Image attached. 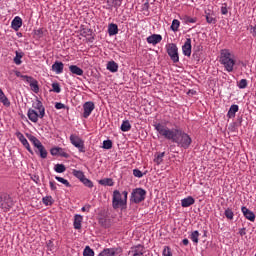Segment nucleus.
<instances>
[{"instance_id": "41", "label": "nucleus", "mask_w": 256, "mask_h": 256, "mask_svg": "<svg viewBox=\"0 0 256 256\" xmlns=\"http://www.w3.org/2000/svg\"><path fill=\"white\" fill-rule=\"evenodd\" d=\"M163 256H173V252L171 251V247L169 246H164L163 251H162Z\"/></svg>"}, {"instance_id": "38", "label": "nucleus", "mask_w": 256, "mask_h": 256, "mask_svg": "<svg viewBox=\"0 0 256 256\" xmlns=\"http://www.w3.org/2000/svg\"><path fill=\"white\" fill-rule=\"evenodd\" d=\"M83 256H95V252L93 249H91V247L86 246L83 251Z\"/></svg>"}, {"instance_id": "60", "label": "nucleus", "mask_w": 256, "mask_h": 256, "mask_svg": "<svg viewBox=\"0 0 256 256\" xmlns=\"http://www.w3.org/2000/svg\"><path fill=\"white\" fill-rule=\"evenodd\" d=\"M31 179L34 181V183H39V176L34 175Z\"/></svg>"}, {"instance_id": "12", "label": "nucleus", "mask_w": 256, "mask_h": 256, "mask_svg": "<svg viewBox=\"0 0 256 256\" xmlns=\"http://www.w3.org/2000/svg\"><path fill=\"white\" fill-rule=\"evenodd\" d=\"M13 205H15V203L13 202V199H11V197H5L4 200L1 202V209L7 213L8 211H11Z\"/></svg>"}, {"instance_id": "50", "label": "nucleus", "mask_w": 256, "mask_h": 256, "mask_svg": "<svg viewBox=\"0 0 256 256\" xmlns=\"http://www.w3.org/2000/svg\"><path fill=\"white\" fill-rule=\"evenodd\" d=\"M221 13L222 15H227L229 13V10L227 9V4H223L221 7Z\"/></svg>"}, {"instance_id": "43", "label": "nucleus", "mask_w": 256, "mask_h": 256, "mask_svg": "<svg viewBox=\"0 0 256 256\" xmlns=\"http://www.w3.org/2000/svg\"><path fill=\"white\" fill-rule=\"evenodd\" d=\"M52 91L54 93H61V86L59 85V83L57 82L52 83Z\"/></svg>"}, {"instance_id": "45", "label": "nucleus", "mask_w": 256, "mask_h": 256, "mask_svg": "<svg viewBox=\"0 0 256 256\" xmlns=\"http://www.w3.org/2000/svg\"><path fill=\"white\" fill-rule=\"evenodd\" d=\"M133 175H134V177H138V179H141V177H143V172H141V170H139V169H134Z\"/></svg>"}, {"instance_id": "37", "label": "nucleus", "mask_w": 256, "mask_h": 256, "mask_svg": "<svg viewBox=\"0 0 256 256\" xmlns=\"http://www.w3.org/2000/svg\"><path fill=\"white\" fill-rule=\"evenodd\" d=\"M47 251H50L51 253H55V244L53 243V240H48L46 242Z\"/></svg>"}, {"instance_id": "1", "label": "nucleus", "mask_w": 256, "mask_h": 256, "mask_svg": "<svg viewBox=\"0 0 256 256\" xmlns=\"http://www.w3.org/2000/svg\"><path fill=\"white\" fill-rule=\"evenodd\" d=\"M154 129L160 137L176 143V145L182 149H189L191 143H193L191 136L179 128L170 129L161 123H156L154 124Z\"/></svg>"}, {"instance_id": "42", "label": "nucleus", "mask_w": 256, "mask_h": 256, "mask_svg": "<svg viewBox=\"0 0 256 256\" xmlns=\"http://www.w3.org/2000/svg\"><path fill=\"white\" fill-rule=\"evenodd\" d=\"M85 187H88L89 189H93V182L86 177L81 181Z\"/></svg>"}, {"instance_id": "19", "label": "nucleus", "mask_w": 256, "mask_h": 256, "mask_svg": "<svg viewBox=\"0 0 256 256\" xmlns=\"http://www.w3.org/2000/svg\"><path fill=\"white\" fill-rule=\"evenodd\" d=\"M191 205H195V198H193L192 196H188L181 200L182 207H191Z\"/></svg>"}, {"instance_id": "6", "label": "nucleus", "mask_w": 256, "mask_h": 256, "mask_svg": "<svg viewBox=\"0 0 256 256\" xmlns=\"http://www.w3.org/2000/svg\"><path fill=\"white\" fill-rule=\"evenodd\" d=\"M145 197H147V191L143 188H135L131 193L132 203H142L145 201Z\"/></svg>"}, {"instance_id": "16", "label": "nucleus", "mask_w": 256, "mask_h": 256, "mask_svg": "<svg viewBox=\"0 0 256 256\" xmlns=\"http://www.w3.org/2000/svg\"><path fill=\"white\" fill-rule=\"evenodd\" d=\"M65 68V65L63 62L55 61L52 65V71L56 73V75H61L63 73V69Z\"/></svg>"}, {"instance_id": "62", "label": "nucleus", "mask_w": 256, "mask_h": 256, "mask_svg": "<svg viewBox=\"0 0 256 256\" xmlns=\"http://www.w3.org/2000/svg\"><path fill=\"white\" fill-rule=\"evenodd\" d=\"M196 19L195 18H190V19H188V23H196Z\"/></svg>"}, {"instance_id": "29", "label": "nucleus", "mask_w": 256, "mask_h": 256, "mask_svg": "<svg viewBox=\"0 0 256 256\" xmlns=\"http://www.w3.org/2000/svg\"><path fill=\"white\" fill-rule=\"evenodd\" d=\"M181 26V22L179 21V20H177V19H174L173 21H172V24H171V26H170V29L172 30V31H174V33H177V31H179V27Z\"/></svg>"}, {"instance_id": "31", "label": "nucleus", "mask_w": 256, "mask_h": 256, "mask_svg": "<svg viewBox=\"0 0 256 256\" xmlns=\"http://www.w3.org/2000/svg\"><path fill=\"white\" fill-rule=\"evenodd\" d=\"M15 55L16 56L13 59L15 65H21V63H23V61H21V59H23V53L16 51Z\"/></svg>"}, {"instance_id": "25", "label": "nucleus", "mask_w": 256, "mask_h": 256, "mask_svg": "<svg viewBox=\"0 0 256 256\" xmlns=\"http://www.w3.org/2000/svg\"><path fill=\"white\" fill-rule=\"evenodd\" d=\"M81 223H83V216L76 214L74 216V229H81Z\"/></svg>"}, {"instance_id": "55", "label": "nucleus", "mask_w": 256, "mask_h": 256, "mask_svg": "<svg viewBox=\"0 0 256 256\" xmlns=\"http://www.w3.org/2000/svg\"><path fill=\"white\" fill-rule=\"evenodd\" d=\"M49 185H50L51 191L57 190V185L55 184V182L50 181V182H49Z\"/></svg>"}, {"instance_id": "11", "label": "nucleus", "mask_w": 256, "mask_h": 256, "mask_svg": "<svg viewBox=\"0 0 256 256\" xmlns=\"http://www.w3.org/2000/svg\"><path fill=\"white\" fill-rule=\"evenodd\" d=\"M83 109V117L84 119H88L91 113H93V111L95 110V103H93L92 101H88L84 103Z\"/></svg>"}, {"instance_id": "21", "label": "nucleus", "mask_w": 256, "mask_h": 256, "mask_svg": "<svg viewBox=\"0 0 256 256\" xmlns=\"http://www.w3.org/2000/svg\"><path fill=\"white\" fill-rule=\"evenodd\" d=\"M237 111H239V105L233 104V105L229 108V110H228V113H227L228 119H233V118H235V114L237 113Z\"/></svg>"}, {"instance_id": "5", "label": "nucleus", "mask_w": 256, "mask_h": 256, "mask_svg": "<svg viewBox=\"0 0 256 256\" xmlns=\"http://www.w3.org/2000/svg\"><path fill=\"white\" fill-rule=\"evenodd\" d=\"M112 207L113 209H125L127 207V202L123 199V196L119 190L113 191Z\"/></svg>"}, {"instance_id": "18", "label": "nucleus", "mask_w": 256, "mask_h": 256, "mask_svg": "<svg viewBox=\"0 0 256 256\" xmlns=\"http://www.w3.org/2000/svg\"><path fill=\"white\" fill-rule=\"evenodd\" d=\"M106 69L110 71V73H117L119 71V64L115 61H109L106 65Z\"/></svg>"}, {"instance_id": "27", "label": "nucleus", "mask_w": 256, "mask_h": 256, "mask_svg": "<svg viewBox=\"0 0 256 256\" xmlns=\"http://www.w3.org/2000/svg\"><path fill=\"white\" fill-rule=\"evenodd\" d=\"M121 131L127 133V131H131V122L129 120H124L120 126Z\"/></svg>"}, {"instance_id": "20", "label": "nucleus", "mask_w": 256, "mask_h": 256, "mask_svg": "<svg viewBox=\"0 0 256 256\" xmlns=\"http://www.w3.org/2000/svg\"><path fill=\"white\" fill-rule=\"evenodd\" d=\"M0 103L4 105V107H11V101H9V98L5 95L3 90L0 88Z\"/></svg>"}, {"instance_id": "23", "label": "nucleus", "mask_w": 256, "mask_h": 256, "mask_svg": "<svg viewBox=\"0 0 256 256\" xmlns=\"http://www.w3.org/2000/svg\"><path fill=\"white\" fill-rule=\"evenodd\" d=\"M69 71H70V73H73V75H78L79 77H81L83 75V69H81L77 65L69 66Z\"/></svg>"}, {"instance_id": "44", "label": "nucleus", "mask_w": 256, "mask_h": 256, "mask_svg": "<svg viewBox=\"0 0 256 256\" xmlns=\"http://www.w3.org/2000/svg\"><path fill=\"white\" fill-rule=\"evenodd\" d=\"M58 155H60V157H65V159H69V154L61 147L58 148Z\"/></svg>"}, {"instance_id": "32", "label": "nucleus", "mask_w": 256, "mask_h": 256, "mask_svg": "<svg viewBox=\"0 0 256 256\" xmlns=\"http://www.w3.org/2000/svg\"><path fill=\"white\" fill-rule=\"evenodd\" d=\"M72 175H74L76 179H79V181H82L85 178V174L81 170H73Z\"/></svg>"}, {"instance_id": "15", "label": "nucleus", "mask_w": 256, "mask_h": 256, "mask_svg": "<svg viewBox=\"0 0 256 256\" xmlns=\"http://www.w3.org/2000/svg\"><path fill=\"white\" fill-rule=\"evenodd\" d=\"M182 53L185 57H191V38H187L182 46Z\"/></svg>"}, {"instance_id": "63", "label": "nucleus", "mask_w": 256, "mask_h": 256, "mask_svg": "<svg viewBox=\"0 0 256 256\" xmlns=\"http://www.w3.org/2000/svg\"><path fill=\"white\" fill-rule=\"evenodd\" d=\"M15 75H16V77H23V75L19 72V71H15Z\"/></svg>"}, {"instance_id": "58", "label": "nucleus", "mask_w": 256, "mask_h": 256, "mask_svg": "<svg viewBox=\"0 0 256 256\" xmlns=\"http://www.w3.org/2000/svg\"><path fill=\"white\" fill-rule=\"evenodd\" d=\"M35 35H37L38 37H43V29L36 30Z\"/></svg>"}, {"instance_id": "64", "label": "nucleus", "mask_w": 256, "mask_h": 256, "mask_svg": "<svg viewBox=\"0 0 256 256\" xmlns=\"http://www.w3.org/2000/svg\"><path fill=\"white\" fill-rule=\"evenodd\" d=\"M254 256H256V253H255V255Z\"/></svg>"}, {"instance_id": "33", "label": "nucleus", "mask_w": 256, "mask_h": 256, "mask_svg": "<svg viewBox=\"0 0 256 256\" xmlns=\"http://www.w3.org/2000/svg\"><path fill=\"white\" fill-rule=\"evenodd\" d=\"M42 203L46 206H51L55 203V200H53L52 196H46L42 198Z\"/></svg>"}, {"instance_id": "9", "label": "nucleus", "mask_w": 256, "mask_h": 256, "mask_svg": "<svg viewBox=\"0 0 256 256\" xmlns=\"http://www.w3.org/2000/svg\"><path fill=\"white\" fill-rule=\"evenodd\" d=\"M128 255L131 256H144L145 255V246L142 244L134 245L128 251Z\"/></svg>"}, {"instance_id": "46", "label": "nucleus", "mask_w": 256, "mask_h": 256, "mask_svg": "<svg viewBox=\"0 0 256 256\" xmlns=\"http://www.w3.org/2000/svg\"><path fill=\"white\" fill-rule=\"evenodd\" d=\"M123 3V0H112V5L116 7V9H119Z\"/></svg>"}, {"instance_id": "52", "label": "nucleus", "mask_w": 256, "mask_h": 256, "mask_svg": "<svg viewBox=\"0 0 256 256\" xmlns=\"http://www.w3.org/2000/svg\"><path fill=\"white\" fill-rule=\"evenodd\" d=\"M239 235H240V237H245V235H247V229L246 228H240L239 229Z\"/></svg>"}, {"instance_id": "24", "label": "nucleus", "mask_w": 256, "mask_h": 256, "mask_svg": "<svg viewBox=\"0 0 256 256\" xmlns=\"http://www.w3.org/2000/svg\"><path fill=\"white\" fill-rule=\"evenodd\" d=\"M99 185H103L104 187H113L115 185V182L112 178H104L102 180H99Z\"/></svg>"}, {"instance_id": "34", "label": "nucleus", "mask_w": 256, "mask_h": 256, "mask_svg": "<svg viewBox=\"0 0 256 256\" xmlns=\"http://www.w3.org/2000/svg\"><path fill=\"white\" fill-rule=\"evenodd\" d=\"M54 171L56 173H65V171H67V168L63 164H56L54 166Z\"/></svg>"}, {"instance_id": "39", "label": "nucleus", "mask_w": 256, "mask_h": 256, "mask_svg": "<svg viewBox=\"0 0 256 256\" xmlns=\"http://www.w3.org/2000/svg\"><path fill=\"white\" fill-rule=\"evenodd\" d=\"M20 143H22L23 147H25V149H27V151L30 152L31 155H33V149H31V145H29V141H27V138L25 140H22Z\"/></svg>"}, {"instance_id": "54", "label": "nucleus", "mask_w": 256, "mask_h": 256, "mask_svg": "<svg viewBox=\"0 0 256 256\" xmlns=\"http://www.w3.org/2000/svg\"><path fill=\"white\" fill-rule=\"evenodd\" d=\"M55 108L56 109H65V104L61 103V102H57L55 104Z\"/></svg>"}, {"instance_id": "51", "label": "nucleus", "mask_w": 256, "mask_h": 256, "mask_svg": "<svg viewBox=\"0 0 256 256\" xmlns=\"http://www.w3.org/2000/svg\"><path fill=\"white\" fill-rule=\"evenodd\" d=\"M206 21L207 23H216L215 17H213L212 15H206Z\"/></svg>"}, {"instance_id": "61", "label": "nucleus", "mask_w": 256, "mask_h": 256, "mask_svg": "<svg viewBox=\"0 0 256 256\" xmlns=\"http://www.w3.org/2000/svg\"><path fill=\"white\" fill-rule=\"evenodd\" d=\"M182 243H183V245H185V246L189 245V239L184 238V239L182 240Z\"/></svg>"}, {"instance_id": "22", "label": "nucleus", "mask_w": 256, "mask_h": 256, "mask_svg": "<svg viewBox=\"0 0 256 256\" xmlns=\"http://www.w3.org/2000/svg\"><path fill=\"white\" fill-rule=\"evenodd\" d=\"M119 33V27L117 24L111 23L108 25V34L110 37H113V35H117Z\"/></svg>"}, {"instance_id": "40", "label": "nucleus", "mask_w": 256, "mask_h": 256, "mask_svg": "<svg viewBox=\"0 0 256 256\" xmlns=\"http://www.w3.org/2000/svg\"><path fill=\"white\" fill-rule=\"evenodd\" d=\"M102 148L103 149H113V141H111V140H104Z\"/></svg>"}, {"instance_id": "14", "label": "nucleus", "mask_w": 256, "mask_h": 256, "mask_svg": "<svg viewBox=\"0 0 256 256\" xmlns=\"http://www.w3.org/2000/svg\"><path fill=\"white\" fill-rule=\"evenodd\" d=\"M241 211L248 221H251L252 223L255 222V213L253 211L249 210L247 207L242 206Z\"/></svg>"}, {"instance_id": "2", "label": "nucleus", "mask_w": 256, "mask_h": 256, "mask_svg": "<svg viewBox=\"0 0 256 256\" xmlns=\"http://www.w3.org/2000/svg\"><path fill=\"white\" fill-rule=\"evenodd\" d=\"M27 117L31 123H38L39 119H43L45 117V106H43V102H41V100L36 99L32 103V108H29L27 111Z\"/></svg>"}, {"instance_id": "28", "label": "nucleus", "mask_w": 256, "mask_h": 256, "mask_svg": "<svg viewBox=\"0 0 256 256\" xmlns=\"http://www.w3.org/2000/svg\"><path fill=\"white\" fill-rule=\"evenodd\" d=\"M224 215H225L226 219H228L229 221H233V219L235 217V213L233 212V209H231V208H227L224 211Z\"/></svg>"}, {"instance_id": "10", "label": "nucleus", "mask_w": 256, "mask_h": 256, "mask_svg": "<svg viewBox=\"0 0 256 256\" xmlns=\"http://www.w3.org/2000/svg\"><path fill=\"white\" fill-rule=\"evenodd\" d=\"M121 253H123L121 248H105L99 256H119Z\"/></svg>"}, {"instance_id": "48", "label": "nucleus", "mask_w": 256, "mask_h": 256, "mask_svg": "<svg viewBox=\"0 0 256 256\" xmlns=\"http://www.w3.org/2000/svg\"><path fill=\"white\" fill-rule=\"evenodd\" d=\"M50 154H51L53 157L59 155V147H54V148L50 149Z\"/></svg>"}, {"instance_id": "4", "label": "nucleus", "mask_w": 256, "mask_h": 256, "mask_svg": "<svg viewBox=\"0 0 256 256\" xmlns=\"http://www.w3.org/2000/svg\"><path fill=\"white\" fill-rule=\"evenodd\" d=\"M26 137L35 147L36 155H39L41 159H47L48 152L43 143H41V140L29 133L26 134Z\"/></svg>"}, {"instance_id": "57", "label": "nucleus", "mask_w": 256, "mask_h": 256, "mask_svg": "<svg viewBox=\"0 0 256 256\" xmlns=\"http://www.w3.org/2000/svg\"><path fill=\"white\" fill-rule=\"evenodd\" d=\"M90 209H91V205H86V206L81 208V211H83V212L86 211L87 213H89Z\"/></svg>"}, {"instance_id": "30", "label": "nucleus", "mask_w": 256, "mask_h": 256, "mask_svg": "<svg viewBox=\"0 0 256 256\" xmlns=\"http://www.w3.org/2000/svg\"><path fill=\"white\" fill-rule=\"evenodd\" d=\"M201 234L199 233V231H193V232H191V234H190V239H191V241L192 242H194L195 243V245H197V243H199V236H200Z\"/></svg>"}, {"instance_id": "8", "label": "nucleus", "mask_w": 256, "mask_h": 256, "mask_svg": "<svg viewBox=\"0 0 256 256\" xmlns=\"http://www.w3.org/2000/svg\"><path fill=\"white\" fill-rule=\"evenodd\" d=\"M166 50L171 61L173 63H179V48H177V45L174 43L168 44Z\"/></svg>"}, {"instance_id": "35", "label": "nucleus", "mask_w": 256, "mask_h": 256, "mask_svg": "<svg viewBox=\"0 0 256 256\" xmlns=\"http://www.w3.org/2000/svg\"><path fill=\"white\" fill-rule=\"evenodd\" d=\"M55 179L59 183H62V185H65V187H71V183H69V181L67 179H65L63 177H59V176H56Z\"/></svg>"}, {"instance_id": "47", "label": "nucleus", "mask_w": 256, "mask_h": 256, "mask_svg": "<svg viewBox=\"0 0 256 256\" xmlns=\"http://www.w3.org/2000/svg\"><path fill=\"white\" fill-rule=\"evenodd\" d=\"M15 135L17 139L20 141V143L26 139L25 135H23V133H21L20 131L16 132Z\"/></svg>"}, {"instance_id": "17", "label": "nucleus", "mask_w": 256, "mask_h": 256, "mask_svg": "<svg viewBox=\"0 0 256 256\" xmlns=\"http://www.w3.org/2000/svg\"><path fill=\"white\" fill-rule=\"evenodd\" d=\"M22 26H23V19H21V17L19 16H16L11 22V27L12 29H14V31L21 29Z\"/></svg>"}, {"instance_id": "56", "label": "nucleus", "mask_w": 256, "mask_h": 256, "mask_svg": "<svg viewBox=\"0 0 256 256\" xmlns=\"http://www.w3.org/2000/svg\"><path fill=\"white\" fill-rule=\"evenodd\" d=\"M129 195V192H127V191H123L122 192V199L126 202V204H127V196Z\"/></svg>"}, {"instance_id": "3", "label": "nucleus", "mask_w": 256, "mask_h": 256, "mask_svg": "<svg viewBox=\"0 0 256 256\" xmlns=\"http://www.w3.org/2000/svg\"><path fill=\"white\" fill-rule=\"evenodd\" d=\"M220 64L223 65L227 73H233L237 60H235V54L231 53L229 49H222L220 51Z\"/></svg>"}, {"instance_id": "26", "label": "nucleus", "mask_w": 256, "mask_h": 256, "mask_svg": "<svg viewBox=\"0 0 256 256\" xmlns=\"http://www.w3.org/2000/svg\"><path fill=\"white\" fill-rule=\"evenodd\" d=\"M29 86L31 88V91H33V93H39V82L37 80H35V78L31 81L28 82Z\"/></svg>"}, {"instance_id": "49", "label": "nucleus", "mask_w": 256, "mask_h": 256, "mask_svg": "<svg viewBox=\"0 0 256 256\" xmlns=\"http://www.w3.org/2000/svg\"><path fill=\"white\" fill-rule=\"evenodd\" d=\"M21 79H23V81H26V83H31L34 78L28 75H22Z\"/></svg>"}, {"instance_id": "13", "label": "nucleus", "mask_w": 256, "mask_h": 256, "mask_svg": "<svg viewBox=\"0 0 256 256\" xmlns=\"http://www.w3.org/2000/svg\"><path fill=\"white\" fill-rule=\"evenodd\" d=\"M146 41L149 45H157L163 41V36L161 34H152L146 38Z\"/></svg>"}, {"instance_id": "53", "label": "nucleus", "mask_w": 256, "mask_h": 256, "mask_svg": "<svg viewBox=\"0 0 256 256\" xmlns=\"http://www.w3.org/2000/svg\"><path fill=\"white\" fill-rule=\"evenodd\" d=\"M250 33L253 37H256V25L250 26Z\"/></svg>"}, {"instance_id": "7", "label": "nucleus", "mask_w": 256, "mask_h": 256, "mask_svg": "<svg viewBox=\"0 0 256 256\" xmlns=\"http://www.w3.org/2000/svg\"><path fill=\"white\" fill-rule=\"evenodd\" d=\"M70 143H71V145L76 147V149H78V151L80 153H85V140H83L81 137H79V135L71 134L70 135Z\"/></svg>"}, {"instance_id": "36", "label": "nucleus", "mask_w": 256, "mask_h": 256, "mask_svg": "<svg viewBox=\"0 0 256 256\" xmlns=\"http://www.w3.org/2000/svg\"><path fill=\"white\" fill-rule=\"evenodd\" d=\"M247 85H249L247 79H241L239 82H237V87L240 89H247Z\"/></svg>"}, {"instance_id": "59", "label": "nucleus", "mask_w": 256, "mask_h": 256, "mask_svg": "<svg viewBox=\"0 0 256 256\" xmlns=\"http://www.w3.org/2000/svg\"><path fill=\"white\" fill-rule=\"evenodd\" d=\"M163 157H165V152H162L161 154L158 155V157H157L158 163H159V161H162Z\"/></svg>"}]
</instances>
